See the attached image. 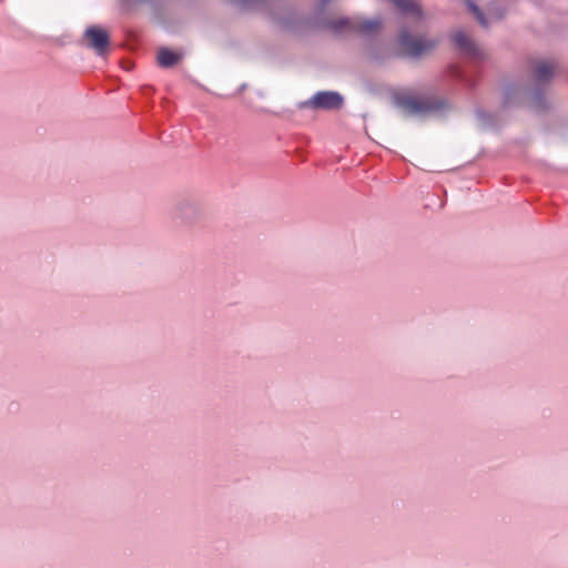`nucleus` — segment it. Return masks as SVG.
I'll use <instances>...</instances> for the list:
<instances>
[{
  "label": "nucleus",
  "mask_w": 568,
  "mask_h": 568,
  "mask_svg": "<svg viewBox=\"0 0 568 568\" xmlns=\"http://www.w3.org/2000/svg\"><path fill=\"white\" fill-rule=\"evenodd\" d=\"M436 41L424 40L419 38L410 37L407 32H403L399 36L400 48L412 57H419L435 48Z\"/></svg>",
  "instance_id": "nucleus-2"
},
{
  "label": "nucleus",
  "mask_w": 568,
  "mask_h": 568,
  "mask_svg": "<svg viewBox=\"0 0 568 568\" xmlns=\"http://www.w3.org/2000/svg\"><path fill=\"white\" fill-rule=\"evenodd\" d=\"M382 27V22L378 19L368 20H349L339 19L329 23V28L336 32L343 30H354L364 34H372L378 31Z\"/></svg>",
  "instance_id": "nucleus-1"
},
{
  "label": "nucleus",
  "mask_w": 568,
  "mask_h": 568,
  "mask_svg": "<svg viewBox=\"0 0 568 568\" xmlns=\"http://www.w3.org/2000/svg\"><path fill=\"white\" fill-rule=\"evenodd\" d=\"M343 104V98L337 92L322 91L314 94L304 103L312 109L333 110L339 109Z\"/></svg>",
  "instance_id": "nucleus-3"
},
{
  "label": "nucleus",
  "mask_w": 568,
  "mask_h": 568,
  "mask_svg": "<svg viewBox=\"0 0 568 568\" xmlns=\"http://www.w3.org/2000/svg\"><path fill=\"white\" fill-rule=\"evenodd\" d=\"M556 64L549 61H540L534 69V77L538 82L548 81L555 73Z\"/></svg>",
  "instance_id": "nucleus-7"
},
{
  "label": "nucleus",
  "mask_w": 568,
  "mask_h": 568,
  "mask_svg": "<svg viewBox=\"0 0 568 568\" xmlns=\"http://www.w3.org/2000/svg\"><path fill=\"white\" fill-rule=\"evenodd\" d=\"M467 4L470 9V11L474 13V16L476 17L477 21L483 26V27H487V21L484 17V13L480 11V9L474 4L471 1H467Z\"/></svg>",
  "instance_id": "nucleus-10"
},
{
  "label": "nucleus",
  "mask_w": 568,
  "mask_h": 568,
  "mask_svg": "<svg viewBox=\"0 0 568 568\" xmlns=\"http://www.w3.org/2000/svg\"><path fill=\"white\" fill-rule=\"evenodd\" d=\"M85 38L99 54H103L110 43V37L106 30L101 27L92 26L85 30Z\"/></svg>",
  "instance_id": "nucleus-4"
},
{
  "label": "nucleus",
  "mask_w": 568,
  "mask_h": 568,
  "mask_svg": "<svg viewBox=\"0 0 568 568\" xmlns=\"http://www.w3.org/2000/svg\"><path fill=\"white\" fill-rule=\"evenodd\" d=\"M397 104L405 110L408 115L424 114L432 110V104L427 100L409 95L398 97Z\"/></svg>",
  "instance_id": "nucleus-5"
},
{
  "label": "nucleus",
  "mask_w": 568,
  "mask_h": 568,
  "mask_svg": "<svg viewBox=\"0 0 568 568\" xmlns=\"http://www.w3.org/2000/svg\"><path fill=\"white\" fill-rule=\"evenodd\" d=\"M394 6L404 13L415 17L422 16V9L416 0H390Z\"/></svg>",
  "instance_id": "nucleus-8"
},
{
  "label": "nucleus",
  "mask_w": 568,
  "mask_h": 568,
  "mask_svg": "<svg viewBox=\"0 0 568 568\" xmlns=\"http://www.w3.org/2000/svg\"><path fill=\"white\" fill-rule=\"evenodd\" d=\"M182 55L168 48H161L156 54V61L162 68H170L181 60Z\"/></svg>",
  "instance_id": "nucleus-6"
},
{
  "label": "nucleus",
  "mask_w": 568,
  "mask_h": 568,
  "mask_svg": "<svg viewBox=\"0 0 568 568\" xmlns=\"http://www.w3.org/2000/svg\"><path fill=\"white\" fill-rule=\"evenodd\" d=\"M455 44L462 50L468 53H476V44L474 41L463 31H457L453 36Z\"/></svg>",
  "instance_id": "nucleus-9"
}]
</instances>
